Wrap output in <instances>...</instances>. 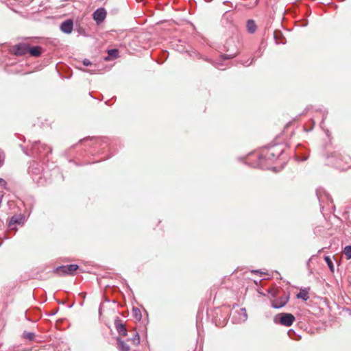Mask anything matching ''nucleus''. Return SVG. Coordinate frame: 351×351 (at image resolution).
Returning a JSON list of instances; mask_svg holds the SVG:
<instances>
[{"label":"nucleus","instance_id":"17","mask_svg":"<svg viewBox=\"0 0 351 351\" xmlns=\"http://www.w3.org/2000/svg\"><path fill=\"white\" fill-rule=\"evenodd\" d=\"M35 333L34 332H26L25 331L23 332V337L25 338V339H27L29 341H32L34 337H35Z\"/></svg>","mask_w":351,"mask_h":351},{"label":"nucleus","instance_id":"6","mask_svg":"<svg viewBox=\"0 0 351 351\" xmlns=\"http://www.w3.org/2000/svg\"><path fill=\"white\" fill-rule=\"evenodd\" d=\"M24 221H25V217L23 215H14L11 217V219L9 221L8 227L10 230H16V229L14 227V226L16 224H19V225L23 224Z\"/></svg>","mask_w":351,"mask_h":351},{"label":"nucleus","instance_id":"10","mask_svg":"<svg viewBox=\"0 0 351 351\" xmlns=\"http://www.w3.org/2000/svg\"><path fill=\"white\" fill-rule=\"evenodd\" d=\"M114 325H115V328H116L117 332L120 335H121L123 336L127 335V333H128L127 329H126L125 325L121 322V321L119 319V317H117V319L115 320Z\"/></svg>","mask_w":351,"mask_h":351},{"label":"nucleus","instance_id":"15","mask_svg":"<svg viewBox=\"0 0 351 351\" xmlns=\"http://www.w3.org/2000/svg\"><path fill=\"white\" fill-rule=\"evenodd\" d=\"M256 25L253 20H248L247 22V29L250 34H253L256 30Z\"/></svg>","mask_w":351,"mask_h":351},{"label":"nucleus","instance_id":"16","mask_svg":"<svg viewBox=\"0 0 351 351\" xmlns=\"http://www.w3.org/2000/svg\"><path fill=\"white\" fill-rule=\"evenodd\" d=\"M130 341L133 343L134 345L137 346L140 343V337L139 335L137 332H135L134 336L130 339Z\"/></svg>","mask_w":351,"mask_h":351},{"label":"nucleus","instance_id":"19","mask_svg":"<svg viewBox=\"0 0 351 351\" xmlns=\"http://www.w3.org/2000/svg\"><path fill=\"white\" fill-rule=\"evenodd\" d=\"M343 254L348 259L351 258V245L346 246L344 248Z\"/></svg>","mask_w":351,"mask_h":351},{"label":"nucleus","instance_id":"1","mask_svg":"<svg viewBox=\"0 0 351 351\" xmlns=\"http://www.w3.org/2000/svg\"><path fill=\"white\" fill-rule=\"evenodd\" d=\"M52 265H45L44 270L40 274L41 279H47L53 275L57 276H73L77 270L84 271L80 268L79 265H60L56 267H51Z\"/></svg>","mask_w":351,"mask_h":351},{"label":"nucleus","instance_id":"4","mask_svg":"<svg viewBox=\"0 0 351 351\" xmlns=\"http://www.w3.org/2000/svg\"><path fill=\"white\" fill-rule=\"evenodd\" d=\"M272 296L276 298L271 300V306L274 308H280L285 306L289 301V294L284 293L282 295L278 296L276 291L272 293Z\"/></svg>","mask_w":351,"mask_h":351},{"label":"nucleus","instance_id":"8","mask_svg":"<svg viewBox=\"0 0 351 351\" xmlns=\"http://www.w3.org/2000/svg\"><path fill=\"white\" fill-rule=\"evenodd\" d=\"M73 28V23L71 19L66 20L60 25V29L62 32L70 34L72 32Z\"/></svg>","mask_w":351,"mask_h":351},{"label":"nucleus","instance_id":"20","mask_svg":"<svg viewBox=\"0 0 351 351\" xmlns=\"http://www.w3.org/2000/svg\"><path fill=\"white\" fill-rule=\"evenodd\" d=\"M237 54V51H235L231 52L227 55H221V57L223 59H230V58L235 57Z\"/></svg>","mask_w":351,"mask_h":351},{"label":"nucleus","instance_id":"21","mask_svg":"<svg viewBox=\"0 0 351 351\" xmlns=\"http://www.w3.org/2000/svg\"><path fill=\"white\" fill-rule=\"evenodd\" d=\"M119 51L117 49H110L108 51L109 56L117 58L118 56Z\"/></svg>","mask_w":351,"mask_h":351},{"label":"nucleus","instance_id":"9","mask_svg":"<svg viewBox=\"0 0 351 351\" xmlns=\"http://www.w3.org/2000/svg\"><path fill=\"white\" fill-rule=\"evenodd\" d=\"M14 51L16 55H25L29 51V45L23 43L16 45L14 47Z\"/></svg>","mask_w":351,"mask_h":351},{"label":"nucleus","instance_id":"18","mask_svg":"<svg viewBox=\"0 0 351 351\" xmlns=\"http://www.w3.org/2000/svg\"><path fill=\"white\" fill-rule=\"evenodd\" d=\"M133 316L138 320L141 319V312L138 308L134 307L132 309Z\"/></svg>","mask_w":351,"mask_h":351},{"label":"nucleus","instance_id":"11","mask_svg":"<svg viewBox=\"0 0 351 351\" xmlns=\"http://www.w3.org/2000/svg\"><path fill=\"white\" fill-rule=\"evenodd\" d=\"M333 165L336 168L341 170H346L349 168H351V166L346 165L343 163V160L341 158H336L335 161L333 162Z\"/></svg>","mask_w":351,"mask_h":351},{"label":"nucleus","instance_id":"26","mask_svg":"<svg viewBox=\"0 0 351 351\" xmlns=\"http://www.w3.org/2000/svg\"><path fill=\"white\" fill-rule=\"evenodd\" d=\"M330 270L331 271L332 273H334L335 271V265H328Z\"/></svg>","mask_w":351,"mask_h":351},{"label":"nucleus","instance_id":"7","mask_svg":"<svg viewBox=\"0 0 351 351\" xmlns=\"http://www.w3.org/2000/svg\"><path fill=\"white\" fill-rule=\"evenodd\" d=\"M93 19L97 23L102 22L106 16V12L104 8H100L93 12Z\"/></svg>","mask_w":351,"mask_h":351},{"label":"nucleus","instance_id":"14","mask_svg":"<svg viewBox=\"0 0 351 351\" xmlns=\"http://www.w3.org/2000/svg\"><path fill=\"white\" fill-rule=\"evenodd\" d=\"M297 298L306 301L308 298V290L306 289H300V292L297 294Z\"/></svg>","mask_w":351,"mask_h":351},{"label":"nucleus","instance_id":"30","mask_svg":"<svg viewBox=\"0 0 351 351\" xmlns=\"http://www.w3.org/2000/svg\"><path fill=\"white\" fill-rule=\"evenodd\" d=\"M36 171L34 172L35 173H38L40 171V168H36Z\"/></svg>","mask_w":351,"mask_h":351},{"label":"nucleus","instance_id":"22","mask_svg":"<svg viewBox=\"0 0 351 351\" xmlns=\"http://www.w3.org/2000/svg\"><path fill=\"white\" fill-rule=\"evenodd\" d=\"M6 184L7 183L5 180L0 178V186L5 188Z\"/></svg>","mask_w":351,"mask_h":351},{"label":"nucleus","instance_id":"25","mask_svg":"<svg viewBox=\"0 0 351 351\" xmlns=\"http://www.w3.org/2000/svg\"><path fill=\"white\" fill-rule=\"evenodd\" d=\"M324 260L326 262V263H332L330 258L328 256H324Z\"/></svg>","mask_w":351,"mask_h":351},{"label":"nucleus","instance_id":"2","mask_svg":"<svg viewBox=\"0 0 351 351\" xmlns=\"http://www.w3.org/2000/svg\"><path fill=\"white\" fill-rule=\"evenodd\" d=\"M284 150L282 145H274L264 148L258 157L259 162L261 163L263 160L274 161L284 152Z\"/></svg>","mask_w":351,"mask_h":351},{"label":"nucleus","instance_id":"27","mask_svg":"<svg viewBox=\"0 0 351 351\" xmlns=\"http://www.w3.org/2000/svg\"><path fill=\"white\" fill-rule=\"evenodd\" d=\"M34 165H38L37 163L36 162H34L29 168V172H32L33 171V169H34Z\"/></svg>","mask_w":351,"mask_h":351},{"label":"nucleus","instance_id":"23","mask_svg":"<svg viewBox=\"0 0 351 351\" xmlns=\"http://www.w3.org/2000/svg\"><path fill=\"white\" fill-rule=\"evenodd\" d=\"M83 64L84 66H89V65H91V62L88 59H84L83 60Z\"/></svg>","mask_w":351,"mask_h":351},{"label":"nucleus","instance_id":"12","mask_svg":"<svg viewBox=\"0 0 351 351\" xmlns=\"http://www.w3.org/2000/svg\"><path fill=\"white\" fill-rule=\"evenodd\" d=\"M31 56L34 57H38L41 54V47L40 46H35L32 47H29V51Z\"/></svg>","mask_w":351,"mask_h":351},{"label":"nucleus","instance_id":"29","mask_svg":"<svg viewBox=\"0 0 351 351\" xmlns=\"http://www.w3.org/2000/svg\"><path fill=\"white\" fill-rule=\"evenodd\" d=\"M241 311H243L244 320H245L247 319V317L246 311H245V308H242Z\"/></svg>","mask_w":351,"mask_h":351},{"label":"nucleus","instance_id":"13","mask_svg":"<svg viewBox=\"0 0 351 351\" xmlns=\"http://www.w3.org/2000/svg\"><path fill=\"white\" fill-rule=\"evenodd\" d=\"M118 348L120 351H129L130 347L120 337L117 338Z\"/></svg>","mask_w":351,"mask_h":351},{"label":"nucleus","instance_id":"3","mask_svg":"<svg viewBox=\"0 0 351 351\" xmlns=\"http://www.w3.org/2000/svg\"><path fill=\"white\" fill-rule=\"evenodd\" d=\"M295 321V317L288 313H281L277 314L274 317V322L280 324L285 326H290Z\"/></svg>","mask_w":351,"mask_h":351},{"label":"nucleus","instance_id":"24","mask_svg":"<svg viewBox=\"0 0 351 351\" xmlns=\"http://www.w3.org/2000/svg\"><path fill=\"white\" fill-rule=\"evenodd\" d=\"M253 61H254V58H252L250 62H249V60H247L246 62H243L242 64L245 66H250L252 63Z\"/></svg>","mask_w":351,"mask_h":351},{"label":"nucleus","instance_id":"5","mask_svg":"<svg viewBox=\"0 0 351 351\" xmlns=\"http://www.w3.org/2000/svg\"><path fill=\"white\" fill-rule=\"evenodd\" d=\"M45 152L46 154L51 152V149L45 144H41L40 142H34L32 145L33 154H41Z\"/></svg>","mask_w":351,"mask_h":351},{"label":"nucleus","instance_id":"28","mask_svg":"<svg viewBox=\"0 0 351 351\" xmlns=\"http://www.w3.org/2000/svg\"><path fill=\"white\" fill-rule=\"evenodd\" d=\"M254 272H255V273H260V274H261V276H262V275H263V274H264V275H265V276H268V274H267V273H264V272L261 271H259V270H255V271H254Z\"/></svg>","mask_w":351,"mask_h":351}]
</instances>
